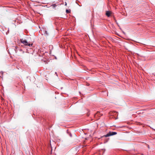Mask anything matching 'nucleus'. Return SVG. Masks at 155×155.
Listing matches in <instances>:
<instances>
[{"label":"nucleus","mask_w":155,"mask_h":155,"mask_svg":"<svg viewBox=\"0 0 155 155\" xmlns=\"http://www.w3.org/2000/svg\"><path fill=\"white\" fill-rule=\"evenodd\" d=\"M21 43H23L25 45H28L29 46H32V44H31L29 43L26 40H23V39H21L20 40Z\"/></svg>","instance_id":"1"},{"label":"nucleus","mask_w":155,"mask_h":155,"mask_svg":"<svg viewBox=\"0 0 155 155\" xmlns=\"http://www.w3.org/2000/svg\"><path fill=\"white\" fill-rule=\"evenodd\" d=\"M117 134V133L116 132H110L109 133L107 134L104 136L105 137H107L110 136H112L116 135Z\"/></svg>","instance_id":"2"},{"label":"nucleus","mask_w":155,"mask_h":155,"mask_svg":"<svg viewBox=\"0 0 155 155\" xmlns=\"http://www.w3.org/2000/svg\"><path fill=\"white\" fill-rule=\"evenodd\" d=\"M110 13L109 11H107L106 13V15L108 17L110 16Z\"/></svg>","instance_id":"3"},{"label":"nucleus","mask_w":155,"mask_h":155,"mask_svg":"<svg viewBox=\"0 0 155 155\" xmlns=\"http://www.w3.org/2000/svg\"><path fill=\"white\" fill-rule=\"evenodd\" d=\"M51 6H52L54 8L57 6L55 4H53L51 5Z\"/></svg>","instance_id":"4"},{"label":"nucleus","mask_w":155,"mask_h":155,"mask_svg":"<svg viewBox=\"0 0 155 155\" xmlns=\"http://www.w3.org/2000/svg\"><path fill=\"white\" fill-rule=\"evenodd\" d=\"M66 12L67 13H70V10H69L68 9H66Z\"/></svg>","instance_id":"5"},{"label":"nucleus","mask_w":155,"mask_h":155,"mask_svg":"<svg viewBox=\"0 0 155 155\" xmlns=\"http://www.w3.org/2000/svg\"><path fill=\"white\" fill-rule=\"evenodd\" d=\"M67 5V3L66 2H65V5Z\"/></svg>","instance_id":"6"},{"label":"nucleus","mask_w":155,"mask_h":155,"mask_svg":"<svg viewBox=\"0 0 155 155\" xmlns=\"http://www.w3.org/2000/svg\"><path fill=\"white\" fill-rule=\"evenodd\" d=\"M45 33L47 34V32L46 31H45Z\"/></svg>","instance_id":"7"},{"label":"nucleus","mask_w":155,"mask_h":155,"mask_svg":"<svg viewBox=\"0 0 155 155\" xmlns=\"http://www.w3.org/2000/svg\"><path fill=\"white\" fill-rule=\"evenodd\" d=\"M55 73V74H57V72H56Z\"/></svg>","instance_id":"8"},{"label":"nucleus","mask_w":155,"mask_h":155,"mask_svg":"<svg viewBox=\"0 0 155 155\" xmlns=\"http://www.w3.org/2000/svg\"><path fill=\"white\" fill-rule=\"evenodd\" d=\"M70 136L71 137V134L70 135Z\"/></svg>","instance_id":"9"}]
</instances>
